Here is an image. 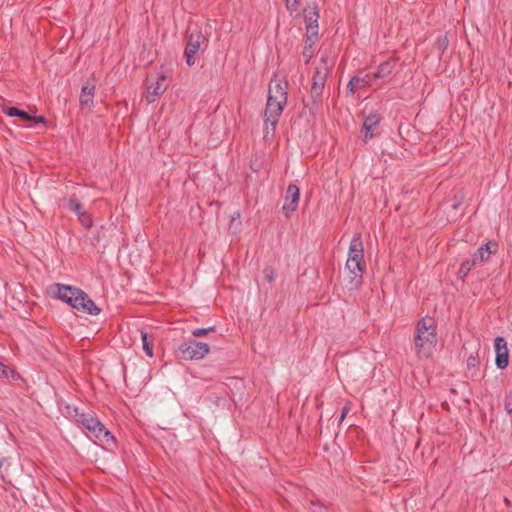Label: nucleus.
Listing matches in <instances>:
<instances>
[{
    "label": "nucleus",
    "mask_w": 512,
    "mask_h": 512,
    "mask_svg": "<svg viewBox=\"0 0 512 512\" xmlns=\"http://www.w3.org/2000/svg\"><path fill=\"white\" fill-rule=\"evenodd\" d=\"M287 88L288 83L285 76L282 74H276L269 84L268 98L264 112L266 137L269 133L273 135L283 109L287 104Z\"/></svg>",
    "instance_id": "1"
},
{
    "label": "nucleus",
    "mask_w": 512,
    "mask_h": 512,
    "mask_svg": "<svg viewBox=\"0 0 512 512\" xmlns=\"http://www.w3.org/2000/svg\"><path fill=\"white\" fill-rule=\"evenodd\" d=\"M437 323L433 317H422L415 326L414 347L417 356L427 359L432 356L437 345Z\"/></svg>",
    "instance_id": "2"
},
{
    "label": "nucleus",
    "mask_w": 512,
    "mask_h": 512,
    "mask_svg": "<svg viewBox=\"0 0 512 512\" xmlns=\"http://www.w3.org/2000/svg\"><path fill=\"white\" fill-rule=\"evenodd\" d=\"M345 267L348 277L347 287L350 290L359 288L363 282L365 270L364 247L360 234H355L351 239Z\"/></svg>",
    "instance_id": "3"
},
{
    "label": "nucleus",
    "mask_w": 512,
    "mask_h": 512,
    "mask_svg": "<svg viewBox=\"0 0 512 512\" xmlns=\"http://www.w3.org/2000/svg\"><path fill=\"white\" fill-rule=\"evenodd\" d=\"M56 297L70 305L72 308L90 315H98L100 308L82 290L68 285H56Z\"/></svg>",
    "instance_id": "4"
},
{
    "label": "nucleus",
    "mask_w": 512,
    "mask_h": 512,
    "mask_svg": "<svg viewBox=\"0 0 512 512\" xmlns=\"http://www.w3.org/2000/svg\"><path fill=\"white\" fill-rule=\"evenodd\" d=\"M69 414L78 425L87 431L86 435L94 442L108 444L113 441L111 433L92 414L80 412L78 408H73Z\"/></svg>",
    "instance_id": "5"
},
{
    "label": "nucleus",
    "mask_w": 512,
    "mask_h": 512,
    "mask_svg": "<svg viewBox=\"0 0 512 512\" xmlns=\"http://www.w3.org/2000/svg\"><path fill=\"white\" fill-rule=\"evenodd\" d=\"M178 350L183 359L193 361L205 358L210 352V347L204 342L188 340L181 343Z\"/></svg>",
    "instance_id": "6"
},
{
    "label": "nucleus",
    "mask_w": 512,
    "mask_h": 512,
    "mask_svg": "<svg viewBox=\"0 0 512 512\" xmlns=\"http://www.w3.org/2000/svg\"><path fill=\"white\" fill-rule=\"evenodd\" d=\"M206 42L205 36L199 30H193L188 35L187 45L184 56L188 66H192L196 62V55L201 46Z\"/></svg>",
    "instance_id": "7"
},
{
    "label": "nucleus",
    "mask_w": 512,
    "mask_h": 512,
    "mask_svg": "<svg viewBox=\"0 0 512 512\" xmlns=\"http://www.w3.org/2000/svg\"><path fill=\"white\" fill-rule=\"evenodd\" d=\"M330 63L327 57H322L320 63L317 65L313 82L311 87V95L313 98H319L322 94L327 75L330 70Z\"/></svg>",
    "instance_id": "8"
},
{
    "label": "nucleus",
    "mask_w": 512,
    "mask_h": 512,
    "mask_svg": "<svg viewBox=\"0 0 512 512\" xmlns=\"http://www.w3.org/2000/svg\"><path fill=\"white\" fill-rule=\"evenodd\" d=\"M167 89L166 77L159 76L154 82L148 81L145 99L148 103L155 102Z\"/></svg>",
    "instance_id": "9"
},
{
    "label": "nucleus",
    "mask_w": 512,
    "mask_h": 512,
    "mask_svg": "<svg viewBox=\"0 0 512 512\" xmlns=\"http://www.w3.org/2000/svg\"><path fill=\"white\" fill-rule=\"evenodd\" d=\"M299 198H300L299 188L295 184H290L287 187L286 196H285L284 204H283V211H284L286 217H289L290 214L293 213L297 209L298 203H299Z\"/></svg>",
    "instance_id": "10"
},
{
    "label": "nucleus",
    "mask_w": 512,
    "mask_h": 512,
    "mask_svg": "<svg viewBox=\"0 0 512 512\" xmlns=\"http://www.w3.org/2000/svg\"><path fill=\"white\" fill-rule=\"evenodd\" d=\"M494 348L496 353V366L499 369H505L509 364V352L506 340L501 336L496 337Z\"/></svg>",
    "instance_id": "11"
},
{
    "label": "nucleus",
    "mask_w": 512,
    "mask_h": 512,
    "mask_svg": "<svg viewBox=\"0 0 512 512\" xmlns=\"http://www.w3.org/2000/svg\"><path fill=\"white\" fill-rule=\"evenodd\" d=\"M498 251V244L495 241L487 242L478 248V250L472 256L474 264H481L489 260L492 254Z\"/></svg>",
    "instance_id": "12"
},
{
    "label": "nucleus",
    "mask_w": 512,
    "mask_h": 512,
    "mask_svg": "<svg viewBox=\"0 0 512 512\" xmlns=\"http://www.w3.org/2000/svg\"><path fill=\"white\" fill-rule=\"evenodd\" d=\"M376 78L373 77V74L366 73L363 76L358 75L353 77L348 85L347 88L351 93H354L356 90H359L365 86H374L375 85Z\"/></svg>",
    "instance_id": "13"
},
{
    "label": "nucleus",
    "mask_w": 512,
    "mask_h": 512,
    "mask_svg": "<svg viewBox=\"0 0 512 512\" xmlns=\"http://www.w3.org/2000/svg\"><path fill=\"white\" fill-rule=\"evenodd\" d=\"M95 85L89 82L83 84L80 94V105L82 108L90 109L93 106Z\"/></svg>",
    "instance_id": "14"
},
{
    "label": "nucleus",
    "mask_w": 512,
    "mask_h": 512,
    "mask_svg": "<svg viewBox=\"0 0 512 512\" xmlns=\"http://www.w3.org/2000/svg\"><path fill=\"white\" fill-rule=\"evenodd\" d=\"M379 121L380 117L378 114H370L365 118L362 130L364 141H368L373 137V130L378 126Z\"/></svg>",
    "instance_id": "15"
},
{
    "label": "nucleus",
    "mask_w": 512,
    "mask_h": 512,
    "mask_svg": "<svg viewBox=\"0 0 512 512\" xmlns=\"http://www.w3.org/2000/svg\"><path fill=\"white\" fill-rule=\"evenodd\" d=\"M4 112L10 117H21L25 120H34L38 123H45V118L43 116H31L27 112L16 107H8L4 109Z\"/></svg>",
    "instance_id": "16"
},
{
    "label": "nucleus",
    "mask_w": 512,
    "mask_h": 512,
    "mask_svg": "<svg viewBox=\"0 0 512 512\" xmlns=\"http://www.w3.org/2000/svg\"><path fill=\"white\" fill-rule=\"evenodd\" d=\"M319 12L318 7L316 5L309 6L304 10V20L305 26L311 27L314 25H318Z\"/></svg>",
    "instance_id": "17"
},
{
    "label": "nucleus",
    "mask_w": 512,
    "mask_h": 512,
    "mask_svg": "<svg viewBox=\"0 0 512 512\" xmlns=\"http://www.w3.org/2000/svg\"><path fill=\"white\" fill-rule=\"evenodd\" d=\"M395 63L393 61H386L379 65L377 72L373 73V77L378 78H386L388 77L394 70Z\"/></svg>",
    "instance_id": "18"
},
{
    "label": "nucleus",
    "mask_w": 512,
    "mask_h": 512,
    "mask_svg": "<svg viewBox=\"0 0 512 512\" xmlns=\"http://www.w3.org/2000/svg\"><path fill=\"white\" fill-rule=\"evenodd\" d=\"M142 347L148 357H153V340L145 331H141Z\"/></svg>",
    "instance_id": "19"
},
{
    "label": "nucleus",
    "mask_w": 512,
    "mask_h": 512,
    "mask_svg": "<svg viewBox=\"0 0 512 512\" xmlns=\"http://www.w3.org/2000/svg\"><path fill=\"white\" fill-rule=\"evenodd\" d=\"M317 39H318V25L306 27L305 42L315 44Z\"/></svg>",
    "instance_id": "20"
},
{
    "label": "nucleus",
    "mask_w": 512,
    "mask_h": 512,
    "mask_svg": "<svg viewBox=\"0 0 512 512\" xmlns=\"http://www.w3.org/2000/svg\"><path fill=\"white\" fill-rule=\"evenodd\" d=\"M0 377L16 379L18 375L14 370L9 369L6 365L0 362Z\"/></svg>",
    "instance_id": "21"
},
{
    "label": "nucleus",
    "mask_w": 512,
    "mask_h": 512,
    "mask_svg": "<svg viewBox=\"0 0 512 512\" xmlns=\"http://www.w3.org/2000/svg\"><path fill=\"white\" fill-rule=\"evenodd\" d=\"M314 45L315 44L305 42V46L302 52L303 57L305 58V63H309V61L313 57Z\"/></svg>",
    "instance_id": "22"
},
{
    "label": "nucleus",
    "mask_w": 512,
    "mask_h": 512,
    "mask_svg": "<svg viewBox=\"0 0 512 512\" xmlns=\"http://www.w3.org/2000/svg\"><path fill=\"white\" fill-rule=\"evenodd\" d=\"M67 207L69 208V210L75 212L77 215L80 214L82 211L81 204L75 198H71L68 200Z\"/></svg>",
    "instance_id": "23"
},
{
    "label": "nucleus",
    "mask_w": 512,
    "mask_h": 512,
    "mask_svg": "<svg viewBox=\"0 0 512 512\" xmlns=\"http://www.w3.org/2000/svg\"><path fill=\"white\" fill-rule=\"evenodd\" d=\"M476 264H474V260L471 259V260H466L464 261L462 264H461V267L459 269V273L462 275V276H466L469 271L471 270V268L473 266H475Z\"/></svg>",
    "instance_id": "24"
},
{
    "label": "nucleus",
    "mask_w": 512,
    "mask_h": 512,
    "mask_svg": "<svg viewBox=\"0 0 512 512\" xmlns=\"http://www.w3.org/2000/svg\"><path fill=\"white\" fill-rule=\"evenodd\" d=\"M80 222L82 223L83 226L85 227H90L92 225V220L91 218L89 217V215L86 214V212L84 211H81L80 214L77 215Z\"/></svg>",
    "instance_id": "25"
},
{
    "label": "nucleus",
    "mask_w": 512,
    "mask_h": 512,
    "mask_svg": "<svg viewBox=\"0 0 512 512\" xmlns=\"http://www.w3.org/2000/svg\"><path fill=\"white\" fill-rule=\"evenodd\" d=\"M298 0H285L287 10L292 14L298 11Z\"/></svg>",
    "instance_id": "26"
},
{
    "label": "nucleus",
    "mask_w": 512,
    "mask_h": 512,
    "mask_svg": "<svg viewBox=\"0 0 512 512\" xmlns=\"http://www.w3.org/2000/svg\"><path fill=\"white\" fill-rule=\"evenodd\" d=\"M263 274H264V278L267 282H272L276 278V273H275L274 269H272L270 267L265 268L263 271Z\"/></svg>",
    "instance_id": "27"
},
{
    "label": "nucleus",
    "mask_w": 512,
    "mask_h": 512,
    "mask_svg": "<svg viewBox=\"0 0 512 512\" xmlns=\"http://www.w3.org/2000/svg\"><path fill=\"white\" fill-rule=\"evenodd\" d=\"M214 328L213 327H210V328H197V329H194L192 331V335L194 337H203L205 336L209 331H213Z\"/></svg>",
    "instance_id": "28"
},
{
    "label": "nucleus",
    "mask_w": 512,
    "mask_h": 512,
    "mask_svg": "<svg viewBox=\"0 0 512 512\" xmlns=\"http://www.w3.org/2000/svg\"><path fill=\"white\" fill-rule=\"evenodd\" d=\"M478 364V359L477 357L471 355L470 357H468L467 359V365L468 366H471V367H476Z\"/></svg>",
    "instance_id": "29"
},
{
    "label": "nucleus",
    "mask_w": 512,
    "mask_h": 512,
    "mask_svg": "<svg viewBox=\"0 0 512 512\" xmlns=\"http://www.w3.org/2000/svg\"><path fill=\"white\" fill-rule=\"evenodd\" d=\"M350 410H351L350 404H349V403H347V404L343 407V409H342L341 416H340V420H341V421L346 417V415L350 412Z\"/></svg>",
    "instance_id": "30"
},
{
    "label": "nucleus",
    "mask_w": 512,
    "mask_h": 512,
    "mask_svg": "<svg viewBox=\"0 0 512 512\" xmlns=\"http://www.w3.org/2000/svg\"><path fill=\"white\" fill-rule=\"evenodd\" d=\"M448 45V40L446 37L438 40V47L440 50H445Z\"/></svg>",
    "instance_id": "31"
},
{
    "label": "nucleus",
    "mask_w": 512,
    "mask_h": 512,
    "mask_svg": "<svg viewBox=\"0 0 512 512\" xmlns=\"http://www.w3.org/2000/svg\"><path fill=\"white\" fill-rule=\"evenodd\" d=\"M314 508L312 509V512H328L327 508L323 507V506H316L314 505Z\"/></svg>",
    "instance_id": "32"
},
{
    "label": "nucleus",
    "mask_w": 512,
    "mask_h": 512,
    "mask_svg": "<svg viewBox=\"0 0 512 512\" xmlns=\"http://www.w3.org/2000/svg\"><path fill=\"white\" fill-rule=\"evenodd\" d=\"M458 206H459V203H458V202H455V203H453V204H452V208H453V209H457V208H458Z\"/></svg>",
    "instance_id": "33"
}]
</instances>
